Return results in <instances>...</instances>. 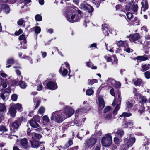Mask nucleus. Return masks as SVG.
<instances>
[{"mask_svg":"<svg viewBox=\"0 0 150 150\" xmlns=\"http://www.w3.org/2000/svg\"><path fill=\"white\" fill-rule=\"evenodd\" d=\"M74 110L71 107L65 108L64 112L62 113L61 111H56L53 112L50 117L51 120H55V122L60 123L67 117H69L74 113Z\"/></svg>","mask_w":150,"mask_h":150,"instance_id":"obj_1","label":"nucleus"},{"mask_svg":"<svg viewBox=\"0 0 150 150\" xmlns=\"http://www.w3.org/2000/svg\"><path fill=\"white\" fill-rule=\"evenodd\" d=\"M76 9L71 7H68L66 11V16L67 20L70 22L73 23L75 21V14Z\"/></svg>","mask_w":150,"mask_h":150,"instance_id":"obj_2","label":"nucleus"},{"mask_svg":"<svg viewBox=\"0 0 150 150\" xmlns=\"http://www.w3.org/2000/svg\"><path fill=\"white\" fill-rule=\"evenodd\" d=\"M135 141V138L131 135L127 137L124 140V144L121 146V150H127L132 146Z\"/></svg>","mask_w":150,"mask_h":150,"instance_id":"obj_3","label":"nucleus"},{"mask_svg":"<svg viewBox=\"0 0 150 150\" xmlns=\"http://www.w3.org/2000/svg\"><path fill=\"white\" fill-rule=\"evenodd\" d=\"M112 142V137L110 133L105 134L102 138L101 143L104 146L108 147L111 145Z\"/></svg>","mask_w":150,"mask_h":150,"instance_id":"obj_4","label":"nucleus"},{"mask_svg":"<svg viewBox=\"0 0 150 150\" xmlns=\"http://www.w3.org/2000/svg\"><path fill=\"white\" fill-rule=\"evenodd\" d=\"M69 69V75L70 74V70L69 65L68 62H64L62 65L61 67L59 70V72L63 76H66L68 74V70Z\"/></svg>","mask_w":150,"mask_h":150,"instance_id":"obj_5","label":"nucleus"},{"mask_svg":"<svg viewBox=\"0 0 150 150\" xmlns=\"http://www.w3.org/2000/svg\"><path fill=\"white\" fill-rule=\"evenodd\" d=\"M133 92L134 96H136L137 98H139L140 100V101H141L143 103H145L147 102V99L146 97L137 92L136 88H133Z\"/></svg>","mask_w":150,"mask_h":150,"instance_id":"obj_6","label":"nucleus"},{"mask_svg":"<svg viewBox=\"0 0 150 150\" xmlns=\"http://www.w3.org/2000/svg\"><path fill=\"white\" fill-rule=\"evenodd\" d=\"M118 101L117 102L115 101V98L112 103V105L113 106H115L117 104L116 107L113 111V113L115 114H117V112L119 110L120 107V104L121 100V98L120 95L119 94L118 95Z\"/></svg>","mask_w":150,"mask_h":150,"instance_id":"obj_7","label":"nucleus"},{"mask_svg":"<svg viewBox=\"0 0 150 150\" xmlns=\"http://www.w3.org/2000/svg\"><path fill=\"white\" fill-rule=\"evenodd\" d=\"M40 120L39 117L37 115H35L29 121V123L32 127L36 128L38 127L39 126L37 121L39 122Z\"/></svg>","mask_w":150,"mask_h":150,"instance_id":"obj_8","label":"nucleus"},{"mask_svg":"<svg viewBox=\"0 0 150 150\" xmlns=\"http://www.w3.org/2000/svg\"><path fill=\"white\" fill-rule=\"evenodd\" d=\"M116 44L119 47L118 48H117V49H118L117 51H116V52L117 53L118 52L119 53H120V55H123V57H125V55H123L121 53V49L120 48V47H124V48L125 47L128 46L127 43L126 41L120 40L117 42Z\"/></svg>","mask_w":150,"mask_h":150,"instance_id":"obj_9","label":"nucleus"},{"mask_svg":"<svg viewBox=\"0 0 150 150\" xmlns=\"http://www.w3.org/2000/svg\"><path fill=\"white\" fill-rule=\"evenodd\" d=\"M93 135H92L91 138L84 143L85 146L86 147H88L93 146L96 143V138H94Z\"/></svg>","mask_w":150,"mask_h":150,"instance_id":"obj_10","label":"nucleus"},{"mask_svg":"<svg viewBox=\"0 0 150 150\" xmlns=\"http://www.w3.org/2000/svg\"><path fill=\"white\" fill-rule=\"evenodd\" d=\"M126 8L127 10H129L131 9L134 11L136 12L137 10L138 6L137 3L136 2H134L131 6L130 3H129L126 5Z\"/></svg>","mask_w":150,"mask_h":150,"instance_id":"obj_11","label":"nucleus"},{"mask_svg":"<svg viewBox=\"0 0 150 150\" xmlns=\"http://www.w3.org/2000/svg\"><path fill=\"white\" fill-rule=\"evenodd\" d=\"M21 120L20 118H18L15 120L11 125L13 129H18L21 125Z\"/></svg>","mask_w":150,"mask_h":150,"instance_id":"obj_12","label":"nucleus"},{"mask_svg":"<svg viewBox=\"0 0 150 150\" xmlns=\"http://www.w3.org/2000/svg\"><path fill=\"white\" fill-rule=\"evenodd\" d=\"M48 88L52 90H54L57 88V86L55 82L50 81L47 84Z\"/></svg>","mask_w":150,"mask_h":150,"instance_id":"obj_13","label":"nucleus"},{"mask_svg":"<svg viewBox=\"0 0 150 150\" xmlns=\"http://www.w3.org/2000/svg\"><path fill=\"white\" fill-rule=\"evenodd\" d=\"M1 9L3 10L4 11L8 13H9L10 9L8 6L6 5L5 3L3 2L0 6Z\"/></svg>","mask_w":150,"mask_h":150,"instance_id":"obj_14","label":"nucleus"},{"mask_svg":"<svg viewBox=\"0 0 150 150\" xmlns=\"http://www.w3.org/2000/svg\"><path fill=\"white\" fill-rule=\"evenodd\" d=\"M74 9H77L76 11V13H77L78 14L77 15L76 18H75V21H78L83 16V14L82 13L81 11L80 10H79L78 8L77 7H75Z\"/></svg>","mask_w":150,"mask_h":150,"instance_id":"obj_15","label":"nucleus"},{"mask_svg":"<svg viewBox=\"0 0 150 150\" xmlns=\"http://www.w3.org/2000/svg\"><path fill=\"white\" fill-rule=\"evenodd\" d=\"M26 37L25 35L24 34H22L20 35L19 37V39L20 40H23V42L25 44V45L23 47H21L22 48L24 49L27 48V45L26 44L27 43L26 40Z\"/></svg>","mask_w":150,"mask_h":150,"instance_id":"obj_16","label":"nucleus"},{"mask_svg":"<svg viewBox=\"0 0 150 150\" xmlns=\"http://www.w3.org/2000/svg\"><path fill=\"white\" fill-rule=\"evenodd\" d=\"M16 111V110L12 105L10 107L8 113L11 115V116L14 117L15 116Z\"/></svg>","mask_w":150,"mask_h":150,"instance_id":"obj_17","label":"nucleus"},{"mask_svg":"<svg viewBox=\"0 0 150 150\" xmlns=\"http://www.w3.org/2000/svg\"><path fill=\"white\" fill-rule=\"evenodd\" d=\"M98 99L99 108L101 109H103L105 106L104 102L103 99V97L102 96H99Z\"/></svg>","mask_w":150,"mask_h":150,"instance_id":"obj_18","label":"nucleus"},{"mask_svg":"<svg viewBox=\"0 0 150 150\" xmlns=\"http://www.w3.org/2000/svg\"><path fill=\"white\" fill-rule=\"evenodd\" d=\"M133 124V122L132 120L124 121L123 126L124 128H127L128 127H130Z\"/></svg>","mask_w":150,"mask_h":150,"instance_id":"obj_19","label":"nucleus"},{"mask_svg":"<svg viewBox=\"0 0 150 150\" xmlns=\"http://www.w3.org/2000/svg\"><path fill=\"white\" fill-rule=\"evenodd\" d=\"M14 60L13 58H9L6 61V68H9L14 62Z\"/></svg>","mask_w":150,"mask_h":150,"instance_id":"obj_20","label":"nucleus"},{"mask_svg":"<svg viewBox=\"0 0 150 150\" xmlns=\"http://www.w3.org/2000/svg\"><path fill=\"white\" fill-rule=\"evenodd\" d=\"M150 68V65L149 64H142L141 67V71L144 72L148 70Z\"/></svg>","mask_w":150,"mask_h":150,"instance_id":"obj_21","label":"nucleus"},{"mask_svg":"<svg viewBox=\"0 0 150 150\" xmlns=\"http://www.w3.org/2000/svg\"><path fill=\"white\" fill-rule=\"evenodd\" d=\"M141 4L143 8V11H144L147 9L148 8V4L147 0H143Z\"/></svg>","mask_w":150,"mask_h":150,"instance_id":"obj_22","label":"nucleus"},{"mask_svg":"<svg viewBox=\"0 0 150 150\" xmlns=\"http://www.w3.org/2000/svg\"><path fill=\"white\" fill-rule=\"evenodd\" d=\"M13 107L18 111H21L23 110L22 105L19 103L13 104L12 105Z\"/></svg>","mask_w":150,"mask_h":150,"instance_id":"obj_23","label":"nucleus"},{"mask_svg":"<svg viewBox=\"0 0 150 150\" xmlns=\"http://www.w3.org/2000/svg\"><path fill=\"white\" fill-rule=\"evenodd\" d=\"M20 144L25 148H27L28 147V141L26 138H24L22 139L21 140Z\"/></svg>","mask_w":150,"mask_h":150,"instance_id":"obj_24","label":"nucleus"},{"mask_svg":"<svg viewBox=\"0 0 150 150\" xmlns=\"http://www.w3.org/2000/svg\"><path fill=\"white\" fill-rule=\"evenodd\" d=\"M115 82V80L112 78H109L107 80L106 83L110 86H114V83Z\"/></svg>","mask_w":150,"mask_h":150,"instance_id":"obj_25","label":"nucleus"},{"mask_svg":"<svg viewBox=\"0 0 150 150\" xmlns=\"http://www.w3.org/2000/svg\"><path fill=\"white\" fill-rule=\"evenodd\" d=\"M133 82L135 86H140L142 83V80L140 79L137 78L134 79Z\"/></svg>","mask_w":150,"mask_h":150,"instance_id":"obj_26","label":"nucleus"},{"mask_svg":"<svg viewBox=\"0 0 150 150\" xmlns=\"http://www.w3.org/2000/svg\"><path fill=\"white\" fill-rule=\"evenodd\" d=\"M102 131L101 130H96L95 133L94 134L93 136L94 138H96V140L97 138H99L102 134Z\"/></svg>","mask_w":150,"mask_h":150,"instance_id":"obj_27","label":"nucleus"},{"mask_svg":"<svg viewBox=\"0 0 150 150\" xmlns=\"http://www.w3.org/2000/svg\"><path fill=\"white\" fill-rule=\"evenodd\" d=\"M33 101L34 103L37 102V103L35 107V108H38L41 102V100L38 97H35L33 98Z\"/></svg>","mask_w":150,"mask_h":150,"instance_id":"obj_28","label":"nucleus"},{"mask_svg":"<svg viewBox=\"0 0 150 150\" xmlns=\"http://www.w3.org/2000/svg\"><path fill=\"white\" fill-rule=\"evenodd\" d=\"M31 143V146L33 148H38L39 146H40L39 142L36 141L32 142L31 141H30Z\"/></svg>","mask_w":150,"mask_h":150,"instance_id":"obj_29","label":"nucleus"},{"mask_svg":"<svg viewBox=\"0 0 150 150\" xmlns=\"http://www.w3.org/2000/svg\"><path fill=\"white\" fill-rule=\"evenodd\" d=\"M140 36L139 35L138 33H135L132 35L131 37L132 40L133 41H135L138 40L139 39Z\"/></svg>","mask_w":150,"mask_h":150,"instance_id":"obj_30","label":"nucleus"},{"mask_svg":"<svg viewBox=\"0 0 150 150\" xmlns=\"http://www.w3.org/2000/svg\"><path fill=\"white\" fill-rule=\"evenodd\" d=\"M31 137L35 139L36 138L38 139H39L42 137V136L41 135L35 133H32Z\"/></svg>","mask_w":150,"mask_h":150,"instance_id":"obj_31","label":"nucleus"},{"mask_svg":"<svg viewBox=\"0 0 150 150\" xmlns=\"http://www.w3.org/2000/svg\"><path fill=\"white\" fill-rule=\"evenodd\" d=\"M112 118V114H109L105 117L104 120L106 122H109L111 120Z\"/></svg>","mask_w":150,"mask_h":150,"instance_id":"obj_32","label":"nucleus"},{"mask_svg":"<svg viewBox=\"0 0 150 150\" xmlns=\"http://www.w3.org/2000/svg\"><path fill=\"white\" fill-rule=\"evenodd\" d=\"M74 123L77 126H80L82 124L78 117H76V118L74 120Z\"/></svg>","mask_w":150,"mask_h":150,"instance_id":"obj_33","label":"nucleus"},{"mask_svg":"<svg viewBox=\"0 0 150 150\" xmlns=\"http://www.w3.org/2000/svg\"><path fill=\"white\" fill-rule=\"evenodd\" d=\"M141 103V107L137 108L138 111L140 112V114H142L145 111V108L142 104Z\"/></svg>","mask_w":150,"mask_h":150,"instance_id":"obj_34","label":"nucleus"},{"mask_svg":"<svg viewBox=\"0 0 150 150\" xmlns=\"http://www.w3.org/2000/svg\"><path fill=\"white\" fill-rule=\"evenodd\" d=\"M126 108L128 110L132 109L133 107V104L129 102H126Z\"/></svg>","mask_w":150,"mask_h":150,"instance_id":"obj_35","label":"nucleus"},{"mask_svg":"<svg viewBox=\"0 0 150 150\" xmlns=\"http://www.w3.org/2000/svg\"><path fill=\"white\" fill-rule=\"evenodd\" d=\"M94 93V91L92 88L87 90L86 93L87 95L90 96L92 95Z\"/></svg>","mask_w":150,"mask_h":150,"instance_id":"obj_36","label":"nucleus"},{"mask_svg":"<svg viewBox=\"0 0 150 150\" xmlns=\"http://www.w3.org/2000/svg\"><path fill=\"white\" fill-rule=\"evenodd\" d=\"M6 108L5 105L0 103V112H4L6 110Z\"/></svg>","mask_w":150,"mask_h":150,"instance_id":"obj_37","label":"nucleus"},{"mask_svg":"<svg viewBox=\"0 0 150 150\" xmlns=\"http://www.w3.org/2000/svg\"><path fill=\"white\" fill-rule=\"evenodd\" d=\"M137 59L138 60L145 61L148 58L144 56H139L137 57Z\"/></svg>","mask_w":150,"mask_h":150,"instance_id":"obj_38","label":"nucleus"},{"mask_svg":"<svg viewBox=\"0 0 150 150\" xmlns=\"http://www.w3.org/2000/svg\"><path fill=\"white\" fill-rule=\"evenodd\" d=\"M43 120L44 123L46 124L49 122L50 120L47 116L45 115L43 117Z\"/></svg>","mask_w":150,"mask_h":150,"instance_id":"obj_39","label":"nucleus"},{"mask_svg":"<svg viewBox=\"0 0 150 150\" xmlns=\"http://www.w3.org/2000/svg\"><path fill=\"white\" fill-rule=\"evenodd\" d=\"M143 47L144 49H147L150 48V42L146 41L144 42Z\"/></svg>","mask_w":150,"mask_h":150,"instance_id":"obj_40","label":"nucleus"},{"mask_svg":"<svg viewBox=\"0 0 150 150\" xmlns=\"http://www.w3.org/2000/svg\"><path fill=\"white\" fill-rule=\"evenodd\" d=\"M19 85L21 88L24 89L25 88L26 86L27 85L25 84V83L22 81L20 82L19 83Z\"/></svg>","mask_w":150,"mask_h":150,"instance_id":"obj_41","label":"nucleus"},{"mask_svg":"<svg viewBox=\"0 0 150 150\" xmlns=\"http://www.w3.org/2000/svg\"><path fill=\"white\" fill-rule=\"evenodd\" d=\"M45 108L43 106H41L39 108L38 112L40 114H42L45 112Z\"/></svg>","mask_w":150,"mask_h":150,"instance_id":"obj_42","label":"nucleus"},{"mask_svg":"<svg viewBox=\"0 0 150 150\" xmlns=\"http://www.w3.org/2000/svg\"><path fill=\"white\" fill-rule=\"evenodd\" d=\"M123 50L124 51H126V52L129 53L133 51V50L129 47L127 46L125 47Z\"/></svg>","mask_w":150,"mask_h":150,"instance_id":"obj_43","label":"nucleus"},{"mask_svg":"<svg viewBox=\"0 0 150 150\" xmlns=\"http://www.w3.org/2000/svg\"><path fill=\"white\" fill-rule=\"evenodd\" d=\"M88 5V4L85 3H82L80 4V8L82 9L86 10L87 6Z\"/></svg>","mask_w":150,"mask_h":150,"instance_id":"obj_44","label":"nucleus"},{"mask_svg":"<svg viewBox=\"0 0 150 150\" xmlns=\"http://www.w3.org/2000/svg\"><path fill=\"white\" fill-rule=\"evenodd\" d=\"M86 65L88 67L91 68L92 69H97V67L96 66H94L93 65L91 64L90 62H88L86 63Z\"/></svg>","mask_w":150,"mask_h":150,"instance_id":"obj_45","label":"nucleus"},{"mask_svg":"<svg viewBox=\"0 0 150 150\" xmlns=\"http://www.w3.org/2000/svg\"><path fill=\"white\" fill-rule=\"evenodd\" d=\"M132 115V114L129 112H123L120 115V117H129Z\"/></svg>","mask_w":150,"mask_h":150,"instance_id":"obj_46","label":"nucleus"},{"mask_svg":"<svg viewBox=\"0 0 150 150\" xmlns=\"http://www.w3.org/2000/svg\"><path fill=\"white\" fill-rule=\"evenodd\" d=\"M87 6L86 10H87L89 13L92 12L93 11V7L88 4Z\"/></svg>","mask_w":150,"mask_h":150,"instance_id":"obj_47","label":"nucleus"},{"mask_svg":"<svg viewBox=\"0 0 150 150\" xmlns=\"http://www.w3.org/2000/svg\"><path fill=\"white\" fill-rule=\"evenodd\" d=\"M97 82V80L96 79L88 80V83L90 85H92L94 83Z\"/></svg>","mask_w":150,"mask_h":150,"instance_id":"obj_48","label":"nucleus"},{"mask_svg":"<svg viewBox=\"0 0 150 150\" xmlns=\"http://www.w3.org/2000/svg\"><path fill=\"white\" fill-rule=\"evenodd\" d=\"M131 21L132 23H133V24L136 25H138L139 24V21L136 18H135Z\"/></svg>","mask_w":150,"mask_h":150,"instance_id":"obj_49","label":"nucleus"},{"mask_svg":"<svg viewBox=\"0 0 150 150\" xmlns=\"http://www.w3.org/2000/svg\"><path fill=\"white\" fill-rule=\"evenodd\" d=\"M117 133L120 137H122L124 134V132L123 131L120 129L117 131Z\"/></svg>","mask_w":150,"mask_h":150,"instance_id":"obj_50","label":"nucleus"},{"mask_svg":"<svg viewBox=\"0 0 150 150\" xmlns=\"http://www.w3.org/2000/svg\"><path fill=\"white\" fill-rule=\"evenodd\" d=\"M144 75L145 78L147 79L150 78V71H148L144 73Z\"/></svg>","mask_w":150,"mask_h":150,"instance_id":"obj_51","label":"nucleus"},{"mask_svg":"<svg viewBox=\"0 0 150 150\" xmlns=\"http://www.w3.org/2000/svg\"><path fill=\"white\" fill-rule=\"evenodd\" d=\"M35 20L38 21H40L42 20V17L41 15L39 14H37L35 16Z\"/></svg>","mask_w":150,"mask_h":150,"instance_id":"obj_52","label":"nucleus"},{"mask_svg":"<svg viewBox=\"0 0 150 150\" xmlns=\"http://www.w3.org/2000/svg\"><path fill=\"white\" fill-rule=\"evenodd\" d=\"M79 111L82 112V113H86L89 111V109L87 108H84L79 110H78V112H79Z\"/></svg>","mask_w":150,"mask_h":150,"instance_id":"obj_53","label":"nucleus"},{"mask_svg":"<svg viewBox=\"0 0 150 150\" xmlns=\"http://www.w3.org/2000/svg\"><path fill=\"white\" fill-rule=\"evenodd\" d=\"M18 98L17 95L16 94H14L12 95L11 99L13 101H16Z\"/></svg>","mask_w":150,"mask_h":150,"instance_id":"obj_54","label":"nucleus"},{"mask_svg":"<svg viewBox=\"0 0 150 150\" xmlns=\"http://www.w3.org/2000/svg\"><path fill=\"white\" fill-rule=\"evenodd\" d=\"M7 130V129L5 126L3 125H1L0 126V131L5 132Z\"/></svg>","mask_w":150,"mask_h":150,"instance_id":"obj_55","label":"nucleus"},{"mask_svg":"<svg viewBox=\"0 0 150 150\" xmlns=\"http://www.w3.org/2000/svg\"><path fill=\"white\" fill-rule=\"evenodd\" d=\"M35 31L36 33L38 34L40 33L41 31L40 27L38 26L35 27Z\"/></svg>","mask_w":150,"mask_h":150,"instance_id":"obj_56","label":"nucleus"},{"mask_svg":"<svg viewBox=\"0 0 150 150\" xmlns=\"http://www.w3.org/2000/svg\"><path fill=\"white\" fill-rule=\"evenodd\" d=\"M25 22V21L22 18L19 19L17 22V23L19 25H21Z\"/></svg>","mask_w":150,"mask_h":150,"instance_id":"obj_57","label":"nucleus"},{"mask_svg":"<svg viewBox=\"0 0 150 150\" xmlns=\"http://www.w3.org/2000/svg\"><path fill=\"white\" fill-rule=\"evenodd\" d=\"M113 86L116 87V88H119L120 87L121 84L120 82L115 81V83H114Z\"/></svg>","mask_w":150,"mask_h":150,"instance_id":"obj_58","label":"nucleus"},{"mask_svg":"<svg viewBox=\"0 0 150 150\" xmlns=\"http://www.w3.org/2000/svg\"><path fill=\"white\" fill-rule=\"evenodd\" d=\"M72 144V141L71 140H69L65 146L66 148H67L68 147L70 146Z\"/></svg>","mask_w":150,"mask_h":150,"instance_id":"obj_59","label":"nucleus"},{"mask_svg":"<svg viewBox=\"0 0 150 150\" xmlns=\"http://www.w3.org/2000/svg\"><path fill=\"white\" fill-rule=\"evenodd\" d=\"M127 16L128 19L130 20H131L133 17L132 14L130 13H127Z\"/></svg>","mask_w":150,"mask_h":150,"instance_id":"obj_60","label":"nucleus"},{"mask_svg":"<svg viewBox=\"0 0 150 150\" xmlns=\"http://www.w3.org/2000/svg\"><path fill=\"white\" fill-rule=\"evenodd\" d=\"M104 58L107 60V62H110L111 61V57L109 55L105 56H104Z\"/></svg>","mask_w":150,"mask_h":150,"instance_id":"obj_61","label":"nucleus"},{"mask_svg":"<svg viewBox=\"0 0 150 150\" xmlns=\"http://www.w3.org/2000/svg\"><path fill=\"white\" fill-rule=\"evenodd\" d=\"M114 141L115 144H120V140L117 137H115L114 139Z\"/></svg>","mask_w":150,"mask_h":150,"instance_id":"obj_62","label":"nucleus"},{"mask_svg":"<svg viewBox=\"0 0 150 150\" xmlns=\"http://www.w3.org/2000/svg\"><path fill=\"white\" fill-rule=\"evenodd\" d=\"M4 93L2 94L1 95V97L2 98V99L4 100L5 101L6 99H7L8 98V97L7 96L4 94Z\"/></svg>","mask_w":150,"mask_h":150,"instance_id":"obj_63","label":"nucleus"},{"mask_svg":"<svg viewBox=\"0 0 150 150\" xmlns=\"http://www.w3.org/2000/svg\"><path fill=\"white\" fill-rule=\"evenodd\" d=\"M103 32L105 35V36L107 35L108 36V29L107 28H106V29L103 28Z\"/></svg>","mask_w":150,"mask_h":150,"instance_id":"obj_64","label":"nucleus"}]
</instances>
